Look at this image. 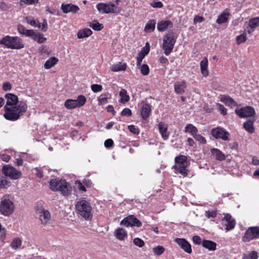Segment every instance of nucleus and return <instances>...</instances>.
Returning a JSON list of instances; mask_svg holds the SVG:
<instances>
[{
	"label": "nucleus",
	"mask_w": 259,
	"mask_h": 259,
	"mask_svg": "<svg viewBox=\"0 0 259 259\" xmlns=\"http://www.w3.org/2000/svg\"><path fill=\"white\" fill-rule=\"evenodd\" d=\"M7 100L5 106L4 117L9 120L15 121L18 120L21 114L25 113L27 109L26 103L20 102L18 105V98L13 94L8 93L5 95Z\"/></svg>",
	"instance_id": "1"
},
{
	"label": "nucleus",
	"mask_w": 259,
	"mask_h": 259,
	"mask_svg": "<svg viewBox=\"0 0 259 259\" xmlns=\"http://www.w3.org/2000/svg\"><path fill=\"white\" fill-rule=\"evenodd\" d=\"M0 44L11 49L19 50L24 47L23 40L18 36L7 35L1 39Z\"/></svg>",
	"instance_id": "2"
},
{
	"label": "nucleus",
	"mask_w": 259,
	"mask_h": 259,
	"mask_svg": "<svg viewBox=\"0 0 259 259\" xmlns=\"http://www.w3.org/2000/svg\"><path fill=\"white\" fill-rule=\"evenodd\" d=\"M77 213L85 220H90L92 218V208L91 204L85 200L78 201L75 204Z\"/></svg>",
	"instance_id": "3"
},
{
	"label": "nucleus",
	"mask_w": 259,
	"mask_h": 259,
	"mask_svg": "<svg viewBox=\"0 0 259 259\" xmlns=\"http://www.w3.org/2000/svg\"><path fill=\"white\" fill-rule=\"evenodd\" d=\"M50 186L52 191H59L64 195L69 194L71 189V187L65 180L59 178L51 180Z\"/></svg>",
	"instance_id": "4"
},
{
	"label": "nucleus",
	"mask_w": 259,
	"mask_h": 259,
	"mask_svg": "<svg viewBox=\"0 0 259 259\" xmlns=\"http://www.w3.org/2000/svg\"><path fill=\"white\" fill-rule=\"evenodd\" d=\"M177 38V36L172 32H169L163 36L162 48L165 55H169L172 52Z\"/></svg>",
	"instance_id": "5"
},
{
	"label": "nucleus",
	"mask_w": 259,
	"mask_h": 259,
	"mask_svg": "<svg viewBox=\"0 0 259 259\" xmlns=\"http://www.w3.org/2000/svg\"><path fill=\"white\" fill-rule=\"evenodd\" d=\"M15 209L14 203L8 196L2 198L0 202V212L2 214L9 216L14 212Z\"/></svg>",
	"instance_id": "6"
},
{
	"label": "nucleus",
	"mask_w": 259,
	"mask_h": 259,
	"mask_svg": "<svg viewBox=\"0 0 259 259\" xmlns=\"http://www.w3.org/2000/svg\"><path fill=\"white\" fill-rule=\"evenodd\" d=\"M175 164L174 168L184 177L188 175L187 167L188 166L187 158L186 156L180 155L175 158Z\"/></svg>",
	"instance_id": "7"
},
{
	"label": "nucleus",
	"mask_w": 259,
	"mask_h": 259,
	"mask_svg": "<svg viewBox=\"0 0 259 259\" xmlns=\"http://www.w3.org/2000/svg\"><path fill=\"white\" fill-rule=\"evenodd\" d=\"M97 9L103 14H118L121 11L120 7L117 6V5L112 2L99 3L97 5Z\"/></svg>",
	"instance_id": "8"
},
{
	"label": "nucleus",
	"mask_w": 259,
	"mask_h": 259,
	"mask_svg": "<svg viewBox=\"0 0 259 259\" xmlns=\"http://www.w3.org/2000/svg\"><path fill=\"white\" fill-rule=\"evenodd\" d=\"M39 221L40 224L44 227H53V220L51 213L49 210L42 208L39 209L37 212Z\"/></svg>",
	"instance_id": "9"
},
{
	"label": "nucleus",
	"mask_w": 259,
	"mask_h": 259,
	"mask_svg": "<svg viewBox=\"0 0 259 259\" xmlns=\"http://www.w3.org/2000/svg\"><path fill=\"white\" fill-rule=\"evenodd\" d=\"M259 238V226L250 227L246 231L242 241L244 242Z\"/></svg>",
	"instance_id": "10"
},
{
	"label": "nucleus",
	"mask_w": 259,
	"mask_h": 259,
	"mask_svg": "<svg viewBox=\"0 0 259 259\" xmlns=\"http://www.w3.org/2000/svg\"><path fill=\"white\" fill-rule=\"evenodd\" d=\"M3 173L6 177L13 180H17L20 178L21 172L10 165H4L2 169Z\"/></svg>",
	"instance_id": "11"
},
{
	"label": "nucleus",
	"mask_w": 259,
	"mask_h": 259,
	"mask_svg": "<svg viewBox=\"0 0 259 259\" xmlns=\"http://www.w3.org/2000/svg\"><path fill=\"white\" fill-rule=\"evenodd\" d=\"M235 113L240 118H245L253 116L255 114V112L253 107L251 106H246L241 108L236 109L235 110Z\"/></svg>",
	"instance_id": "12"
},
{
	"label": "nucleus",
	"mask_w": 259,
	"mask_h": 259,
	"mask_svg": "<svg viewBox=\"0 0 259 259\" xmlns=\"http://www.w3.org/2000/svg\"><path fill=\"white\" fill-rule=\"evenodd\" d=\"M120 225L127 227L129 226L140 227L142 226V223L134 215H130L122 220Z\"/></svg>",
	"instance_id": "13"
},
{
	"label": "nucleus",
	"mask_w": 259,
	"mask_h": 259,
	"mask_svg": "<svg viewBox=\"0 0 259 259\" xmlns=\"http://www.w3.org/2000/svg\"><path fill=\"white\" fill-rule=\"evenodd\" d=\"M211 133L212 136L215 139H221L225 141L228 139L229 133L223 128L217 127L212 130Z\"/></svg>",
	"instance_id": "14"
},
{
	"label": "nucleus",
	"mask_w": 259,
	"mask_h": 259,
	"mask_svg": "<svg viewBox=\"0 0 259 259\" xmlns=\"http://www.w3.org/2000/svg\"><path fill=\"white\" fill-rule=\"evenodd\" d=\"M223 224L226 226V231L233 229L236 225L235 220L229 214H227L222 220Z\"/></svg>",
	"instance_id": "15"
},
{
	"label": "nucleus",
	"mask_w": 259,
	"mask_h": 259,
	"mask_svg": "<svg viewBox=\"0 0 259 259\" xmlns=\"http://www.w3.org/2000/svg\"><path fill=\"white\" fill-rule=\"evenodd\" d=\"M175 241L185 251L188 253L192 252L191 246L185 239L176 238Z\"/></svg>",
	"instance_id": "16"
},
{
	"label": "nucleus",
	"mask_w": 259,
	"mask_h": 259,
	"mask_svg": "<svg viewBox=\"0 0 259 259\" xmlns=\"http://www.w3.org/2000/svg\"><path fill=\"white\" fill-rule=\"evenodd\" d=\"M61 8L63 12L65 14L69 12L76 13L79 10V8L77 6L72 4H62Z\"/></svg>",
	"instance_id": "17"
},
{
	"label": "nucleus",
	"mask_w": 259,
	"mask_h": 259,
	"mask_svg": "<svg viewBox=\"0 0 259 259\" xmlns=\"http://www.w3.org/2000/svg\"><path fill=\"white\" fill-rule=\"evenodd\" d=\"M200 66L201 74L204 77H207L209 74L208 70V60L207 58L204 57L201 60Z\"/></svg>",
	"instance_id": "18"
},
{
	"label": "nucleus",
	"mask_w": 259,
	"mask_h": 259,
	"mask_svg": "<svg viewBox=\"0 0 259 259\" xmlns=\"http://www.w3.org/2000/svg\"><path fill=\"white\" fill-rule=\"evenodd\" d=\"M151 112V106L148 104H144L141 108V115L143 119H147Z\"/></svg>",
	"instance_id": "19"
},
{
	"label": "nucleus",
	"mask_w": 259,
	"mask_h": 259,
	"mask_svg": "<svg viewBox=\"0 0 259 259\" xmlns=\"http://www.w3.org/2000/svg\"><path fill=\"white\" fill-rule=\"evenodd\" d=\"M175 91L178 94H182L185 92L186 84L184 81L176 82L174 84Z\"/></svg>",
	"instance_id": "20"
},
{
	"label": "nucleus",
	"mask_w": 259,
	"mask_h": 259,
	"mask_svg": "<svg viewBox=\"0 0 259 259\" xmlns=\"http://www.w3.org/2000/svg\"><path fill=\"white\" fill-rule=\"evenodd\" d=\"M149 47L148 48H142V50L139 53L137 57V66H140L142 60L144 58L145 56L149 53Z\"/></svg>",
	"instance_id": "21"
},
{
	"label": "nucleus",
	"mask_w": 259,
	"mask_h": 259,
	"mask_svg": "<svg viewBox=\"0 0 259 259\" xmlns=\"http://www.w3.org/2000/svg\"><path fill=\"white\" fill-rule=\"evenodd\" d=\"M202 245L209 251H214L217 249V243L211 240H204L202 242Z\"/></svg>",
	"instance_id": "22"
},
{
	"label": "nucleus",
	"mask_w": 259,
	"mask_h": 259,
	"mask_svg": "<svg viewBox=\"0 0 259 259\" xmlns=\"http://www.w3.org/2000/svg\"><path fill=\"white\" fill-rule=\"evenodd\" d=\"M172 26V23L170 21H161L157 24V29L159 31H164Z\"/></svg>",
	"instance_id": "23"
},
{
	"label": "nucleus",
	"mask_w": 259,
	"mask_h": 259,
	"mask_svg": "<svg viewBox=\"0 0 259 259\" xmlns=\"http://www.w3.org/2000/svg\"><path fill=\"white\" fill-rule=\"evenodd\" d=\"M92 31L88 28H85L83 29L80 30L77 34L78 38H83L88 37L92 35Z\"/></svg>",
	"instance_id": "24"
},
{
	"label": "nucleus",
	"mask_w": 259,
	"mask_h": 259,
	"mask_svg": "<svg viewBox=\"0 0 259 259\" xmlns=\"http://www.w3.org/2000/svg\"><path fill=\"white\" fill-rule=\"evenodd\" d=\"M212 155L215 157L218 160L222 161L225 159V155L219 149L213 148L211 150Z\"/></svg>",
	"instance_id": "25"
},
{
	"label": "nucleus",
	"mask_w": 259,
	"mask_h": 259,
	"mask_svg": "<svg viewBox=\"0 0 259 259\" xmlns=\"http://www.w3.org/2000/svg\"><path fill=\"white\" fill-rule=\"evenodd\" d=\"M158 129L162 137L164 140L166 139L168 137L167 134V125L163 122H160L158 124Z\"/></svg>",
	"instance_id": "26"
},
{
	"label": "nucleus",
	"mask_w": 259,
	"mask_h": 259,
	"mask_svg": "<svg viewBox=\"0 0 259 259\" xmlns=\"http://www.w3.org/2000/svg\"><path fill=\"white\" fill-rule=\"evenodd\" d=\"M115 236L118 240H123L127 236V233L125 229L118 228L115 231Z\"/></svg>",
	"instance_id": "27"
},
{
	"label": "nucleus",
	"mask_w": 259,
	"mask_h": 259,
	"mask_svg": "<svg viewBox=\"0 0 259 259\" xmlns=\"http://www.w3.org/2000/svg\"><path fill=\"white\" fill-rule=\"evenodd\" d=\"M126 67L127 65L125 63L119 62L118 63L112 65L111 67V70L114 72L125 71L126 69Z\"/></svg>",
	"instance_id": "28"
},
{
	"label": "nucleus",
	"mask_w": 259,
	"mask_h": 259,
	"mask_svg": "<svg viewBox=\"0 0 259 259\" xmlns=\"http://www.w3.org/2000/svg\"><path fill=\"white\" fill-rule=\"evenodd\" d=\"M58 61L59 60L55 57L50 58L45 62L44 64L45 68L49 69L52 68L57 64Z\"/></svg>",
	"instance_id": "29"
},
{
	"label": "nucleus",
	"mask_w": 259,
	"mask_h": 259,
	"mask_svg": "<svg viewBox=\"0 0 259 259\" xmlns=\"http://www.w3.org/2000/svg\"><path fill=\"white\" fill-rule=\"evenodd\" d=\"M120 97V102L122 104H125L128 102L130 99V96L127 94V91L125 89H121L119 92Z\"/></svg>",
	"instance_id": "30"
},
{
	"label": "nucleus",
	"mask_w": 259,
	"mask_h": 259,
	"mask_svg": "<svg viewBox=\"0 0 259 259\" xmlns=\"http://www.w3.org/2000/svg\"><path fill=\"white\" fill-rule=\"evenodd\" d=\"M30 37L38 43L44 42L46 40V38L44 37L42 34L39 33H35L34 30H33L32 35H31Z\"/></svg>",
	"instance_id": "31"
},
{
	"label": "nucleus",
	"mask_w": 259,
	"mask_h": 259,
	"mask_svg": "<svg viewBox=\"0 0 259 259\" xmlns=\"http://www.w3.org/2000/svg\"><path fill=\"white\" fill-rule=\"evenodd\" d=\"M18 30L20 34L25 35L27 37H30L31 35H32L33 33V30L27 29L22 25H19L18 26Z\"/></svg>",
	"instance_id": "32"
},
{
	"label": "nucleus",
	"mask_w": 259,
	"mask_h": 259,
	"mask_svg": "<svg viewBox=\"0 0 259 259\" xmlns=\"http://www.w3.org/2000/svg\"><path fill=\"white\" fill-rule=\"evenodd\" d=\"M156 21L154 20H150L146 24L144 30L145 32L148 33L154 31L155 27Z\"/></svg>",
	"instance_id": "33"
},
{
	"label": "nucleus",
	"mask_w": 259,
	"mask_h": 259,
	"mask_svg": "<svg viewBox=\"0 0 259 259\" xmlns=\"http://www.w3.org/2000/svg\"><path fill=\"white\" fill-rule=\"evenodd\" d=\"M243 126L245 129L249 133L252 134L254 131L253 127V121L248 120L244 122Z\"/></svg>",
	"instance_id": "34"
},
{
	"label": "nucleus",
	"mask_w": 259,
	"mask_h": 259,
	"mask_svg": "<svg viewBox=\"0 0 259 259\" xmlns=\"http://www.w3.org/2000/svg\"><path fill=\"white\" fill-rule=\"evenodd\" d=\"M88 26L96 31H100L103 28L102 24L99 23L98 21L95 20L93 22H89L88 23Z\"/></svg>",
	"instance_id": "35"
},
{
	"label": "nucleus",
	"mask_w": 259,
	"mask_h": 259,
	"mask_svg": "<svg viewBox=\"0 0 259 259\" xmlns=\"http://www.w3.org/2000/svg\"><path fill=\"white\" fill-rule=\"evenodd\" d=\"M75 102V105L77 108L83 106L87 101L86 98L83 95H79L78 96L77 99L74 100Z\"/></svg>",
	"instance_id": "36"
},
{
	"label": "nucleus",
	"mask_w": 259,
	"mask_h": 259,
	"mask_svg": "<svg viewBox=\"0 0 259 259\" xmlns=\"http://www.w3.org/2000/svg\"><path fill=\"white\" fill-rule=\"evenodd\" d=\"M221 101L228 105H236V102L231 98L228 96H223Z\"/></svg>",
	"instance_id": "37"
},
{
	"label": "nucleus",
	"mask_w": 259,
	"mask_h": 259,
	"mask_svg": "<svg viewBox=\"0 0 259 259\" xmlns=\"http://www.w3.org/2000/svg\"><path fill=\"white\" fill-rule=\"evenodd\" d=\"M185 132L186 133H190L193 136H194L195 135L197 134V128L194 126L192 124H188L186 127H185Z\"/></svg>",
	"instance_id": "38"
},
{
	"label": "nucleus",
	"mask_w": 259,
	"mask_h": 259,
	"mask_svg": "<svg viewBox=\"0 0 259 259\" xmlns=\"http://www.w3.org/2000/svg\"><path fill=\"white\" fill-rule=\"evenodd\" d=\"M11 182L4 177H0V189H6L10 186Z\"/></svg>",
	"instance_id": "39"
},
{
	"label": "nucleus",
	"mask_w": 259,
	"mask_h": 259,
	"mask_svg": "<svg viewBox=\"0 0 259 259\" xmlns=\"http://www.w3.org/2000/svg\"><path fill=\"white\" fill-rule=\"evenodd\" d=\"M248 25L254 30L259 26V17H255L250 19L249 21Z\"/></svg>",
	"instance_id": "40"
},
{
	"label": "nucleus",
	"mask_w": 259,
	"mask_h": 259,
	"mask_svg": "<svg viewBox=\"0 0 259 259\" xmlns=\"http://www.w3.org/2000/svg\"><path fill=\"white\" fill-rule=\"evenodd\" d=\"M229 13H225L221 14L217 20V22L218 24H222L226 22L228 19Z\"/></svg>",
	"instance_id": "41"
},
{
	"label": "nucleus",
	"mask_w": 259,
	"mask_h": 259,
	"mask_svg": "<svg viewBox=\"0 0 259 259\" xmlns=\"http://www.w3.org/2000/svg\"><path fill=\"white\" fill-rule=\"evenodd\" d=\"M22 245L21 240L19 238H15L11 244V247L14 249H17L20 247Z\"/></svg>",
	"instance_id": "42"
},
{
	"label": "nucleus",
	"mask_w": 259,
	"mask_h": 259,
	"mask_svg": "<svg viewBox=\"0 0 259 259\" xmlns=\"http://www.w3.org/2000/svg\"><path fill=\"white\" fill-rule=\"evenodd\" d=\"M65 107L68 109H72L77 108L75 105V102L72 99H67L64 104Z\"/></svg>",
	"instance_id": "43"
},
{
	"label": "nucleus",
	"mask_w": 259,
	"mask_h": 259,
	"mask_svg": "<svg viewBox=\"0 0 259 259\" xmlns=\"http://www.w3.org/2000/svg\"><path fill=\"white\" fill-rule=\"evenodd\" d=\"M258 255L256 251H251L248 254H244L242 259H257Z\"/></svg>",
	"instance_id": "44"
},
{
	"label": "nucleus",
	"mask_w": 259,
	"mask_h": 259,
	"mask_svg": "<svg viewBox=\"0 0 259 259\" xmlns=\"http://www.w3.org/2000/svg\"><path fill=\"white\" fill-rule=\"evenodd\" d=\"M25 19L28 24L37 28H41V24L39 22L34 20H30L28 17H26Z\"/></svg>",
	"instance_id": "45"
},
{
	"label": "nucleus",
	"mask_w": 259,
	"mask_h": 259,
	"mask_svg": "<svg viewBox=\"0 0 259 259\" xmlns=\"http://www.w3.org/2000/svg\"><path fill=\"white\" fill-rule=\"evenodd\" d=\"M165 249L162 246H158L153 248V251L155 254L161 255L164 252Z\"/></svg>",
	"instance_id": "46"
},
{
	"label": "nucleus",
	"mask_w": 259,
	"mask_h": 259,
	"mask_svg": "<svg viewBox=\"0 0 259 259\" xmlns=\"http://www.w3.org/2000/svg\"><path fill=\"white\" fill-rule=\"evenodd\" d=\"M138 67L140 68L141 72L143 75H147L149 74V68L147 65L143 64Z\"/></svg>",
	"instance_id": "47"
},
{
	"label": "nucleus",
	"mask_w": 259,
	"mask_h": 259,
	"mask_svg": "<svg viewBox=\"0 0 259 259\" xmlns=\"http://www.w3.org/2000/svg\"><path fill=\"white\" fill-rule=\"evenodd\" d=\"M247 39L246 33L244 32L236 37L237 44H240L244 42Z\"/></svg>",
	"instance_id": "48"
},
{
	"label": "nucleus",
	"mask_w": 259,
	"mask_h": 259,
	"mask_svg": "<svg viewBox=\"0 0 259 259\" xmlns=\"http://www.w3.org/2000/svg\"><path fill=\"white\" fill-rule=\"evenodd\" d=\"M108 97H107V95L106 94L100 95V97L98 98L99 104L100 105H103L106 104L108 102Z\"/></svg>",
	"instance_id": "49"
},
{
	"label": "nucleus",
	"mask_w": 259,
	"mask_h": 259,
	"mask_svg": "<svg viewBox=\"0 0 259 259\" xmlns=\"http://www.w3.org/2000/svg\"><path fill=\"white\" fill-rule=\"evenodd\" d=\"M133 242L135 245L139 247H142L145 244L144 241L139 238H135L133 240Z\"/></svg>",
	"instance_id": "50"
},
{
	"label": "nucleus",
	"mask_w": 259,
	"mask_h": 259,
	"mask_svg": "<svg viewBox=\"0 0 259 259\" xmlns=\"http://www.w3.org/2000/svg\"><path fill=\"white\" fill-rule=\"evenodd\" d=\"M91 89L94 93L101 92L102 89V86L100 84H93L91 85Z\"/></svg>",
	"instance_id": "51"
},
{
	"label": "nucleus",
	"mask_w": 259,
	"mask_h": 259,
	"mask_svg": "<svg viewBox=\"0 0 259 259\" xmlns=\"http://www.w3.org/2000/svg\"><path fill=\"white\" fill-rule=\"evenodd\" d=\"M194 138L198 141L200 144H205L206 140L203 137L197 134L193 136Z\"/></svg>",
	"instance_id": "52"
},
{
	"label": "nucleus",
	"mask_w": 259,
	"mask_h": 259,
	"mask_svg": "<svg viewBox=\"0 0 259 259\" xmlns=\"http://www.w3.org/2000/svg\"><path fill=\"white\" fill-rule=\"evenodd\" d=\"M121 115L123 116H130L132 115V111L129 108H124L122 111Z\"/></svg>",
	"instance_id": "53"
},
{
	"label": "nucleus",
	"mask_w": 259,
	"mask_h": 259,
	"mask_svg": "<svg viewBox=\"0 0 259 259\" xmlns=\"http://www.w3.org/2000/svg\"><path fill=\"white\" fill-rule=\"evenodd\" d=\"M205 215L208 218H215L217 216V212L214 210H208L205 212Z\"/></svg>",
	"instance_id": "54"
},
{
	"label": "nucleus",
	"mask_w": 259,
	"mask_h": 259,
	"mask_svg": "<svg viewBox=\"0 0 259 259\" xmlns=\"http://www.w3.org/2000/svg\"><path fill=\"white\" fill-rule=\"evenodd\" d=\"M150 6L153 8H161L163 7V4L161 2L153 1Z\"/></svg>",
	"instance_id": "55"
},
{
	"label": "nucleus",
	"mask_w": 259,
	"mask_h": 259,
	"mask_svg": "<svg viewBox=\"0 0 259 259\" xmlns=\"http://www.w3.org/2000/svg\"><path fill=\"white\" fill-rule=\"evenodd\" d=\"M39 0H21V3L30 5H35L38 3Z\"/></svg>",
	"instance_id": "56"
},
{
	"label": "nucleus",
	"mask_w": 259,
	"mask_h": 259,
	"mask_svg": "<svg viewBox=\"0 0 259 259\" xmlns=\"http://www.w3.org/2000/svg\"><path fill=\"white\" fill-rule=\"evenodd\" d=\"M217 105L218 107L219 111L223 115H225L227 114V109H226V108L224 107V106L223 105L218 103L217 104Z\"/></svg>",
	"instance_id": "57"
},
{
	"label": "nucleus",
	"mask_w": 259,
	"mask_h": 259,
	"mask_svg": "<svg viewBox=\"0 0 259 259\" xmlns=\"http://www.w3.org/2000/svg\"><path fill=\"white\" fill-rule=\"evenodd\" d=\"M75 185L77 186L78 189L80 191H81L83 192H85L86 191V189H85L84 186H83L82 185V184L80 181H76Z\"/></svg>",
	"instance_id": "58"
},
{
	"label": "nucleus",
	"mask_w": 259,
	"mask_h": 259,
	"mask_svg": "<svg viewBox=\"0 0 259 259\" xmlns=\"http://www.w3.org/2000/svg\"><path fill=\"white\" fill-rule=\"evenodd\" d=\"M128 129L131 133H132L135 135H138L139 134L138 129L136 128L134 125H129L128 126Z\"/></svg>",
	"instance_id": "59"
},
{
	"label": "nucleus",
	"mask_w": 259,
	"mask_h": 259,
	"mask_svg": "<svg viewBox=\"0 0 259 259\" xmlns=\"http://www.w3.org/2000/svg\"><path fill=\"white\" fill-rule=\"evenodd\" d=\"M33 170L34 174L36 175L38 178H41L43 177L44 175L42 172L38 168H35Z\"/></svg>",
	"instance_id": "60"
},
{
	"label": "nucleus",
	"mask_w": 259,
	"mask_h": 259,
	"mask_svg": "<svg viewBox=\"0 0 259 259\" xmlns=\"http://www.w3.org/2000/svg\"><path fill=\"white\" fill-rule=\"evenodd\" d=\"M3 89L5 91H10L12 89V85L10 83L6 82L3 84Z\"/></svg>",
	"instance_id": "61"
},
{
	"label": "nucleus",
	"mask_w": 259,
	"mask_h": 259,
	"mask_svg": "<svg viewBox=\"0 0 259 259\" xmlns=\"http://www.w3.org/2000/svg\"><path fill=\"white\" fill-rule=\"evenodd\" d=\"M113 145V141L112 139H109L106 140L104 142V145L107 148L111 147Z\"/></svg>",
	"instance_id": "62"
},
{
	"label": "nucleus",
	"mask_w": 259,
	"mask_h": 259,
	"mask_svg": "<svg viewBox=\"0 0 259 259\" xmlns=\"http://www.w3.org/2000/svg\"><path fill=\"white\" fill-rule=\"evenodd\" d=\"M193 241L195 244H197V245H200L202 243L201 239L199 236H193Z\"/></svg>",
	"instance_id": "63"
},
{
	"label": "nucleus",
	"mask_w": 259,
	"mask_h": 259,
	"mask_svg": "<svg viewBox=\"0 0 259 259\" xmlns=\"http://www.w3.org/2000/svg\"><path fill=\"white\" fill-rule=\"evenodd\" d=\"M9 8V7L6 3L4 2L0 3V9L2 11H7Z\"/></svg>",
	"instance_id": "64"
}]
</instances>
